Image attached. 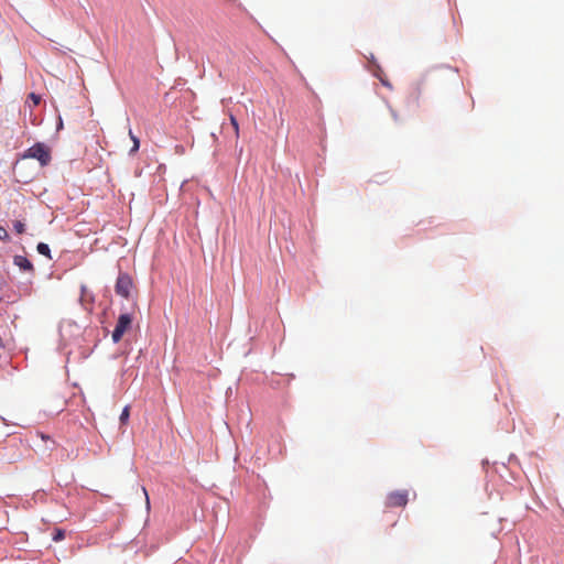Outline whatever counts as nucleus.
Here are the masks:
<instances>
[{"label":"nucleus","instance_id":"f257e3e1","mask_svg":"<svg viewBox=\"0 0 564 564\" xmlns=\"http://www.w3.org/2000/svg\"><path fill=\"white\" fill-rule=\"evenodd\" d=\"M23 158L35 159L37 160L42 166L47 165L51 162V150L44 143H35L31 148H29Z\"/></svg>","mask_w":564,"mask_h":564},{"label":"nucleus","instance_id":"f03ea898","mask_svg":"<svg viewBox=\"0 0 564 564\" xmlns=\"http://www.w3.org/2000/svg\"><path fill=\"white\" fill-rule=\"evenodd\" d=\"M133 322V317L129 313L120 314L116 324L115 329L112 330L111 338L113 343H119L123 335L131 328Z\"/></svg>","mask_w":564,"mask_h":564},{"label":"nucleus","instance_id":"7ed1b4c3","mask_svg":"<svg viewBox=\"0 0 564 564\" xmlns=\"http://www.w3.org/2000/svg\"><path fill=\"white\" fill-rule=\"evenodd\" d=\"M132 284V279L129 274L120 273L115 285V291L118 295L129 299Z\"/></svg>","mask_w":564,"mask_h":564},{"label":"nucleus","instance_id":"20e7f679","mask_svg":"<svg viewBox=\"0 0 564 564\" xmlns=\"http://www.w3.org/2000/svg\"><path fill=\"white\" fill-rule=\"evenodd\" d=\"M408 503V491L399 490L390 492L387 497V506L394 507H404Z\"/></svg>","mask_w":564,"mask_h":564},{"label":"nucleus","instance_id":"39448f33","mask_svg":"<svg viewBox=\"0 0 564 564\" xmlns=\"http://www.w3.org/2000/svg\"><path fill=\"white\" fill-rule=\"evenodd\" d=\"M13 262L15 265H18L23 271H30L32 272L34 270L33 264L31 261L23 257V256H15L13 259Z\"/></svg>","mask_w":564,"mask_h":564},{"label":"nucleus","instance_id":"423d86ee","mask_svg":"<svg viewBox=\"0 0 564 564\" xmlns=\"http://www.w3.org/2000/svg\"><path fill=\"white\" fill-rule=\"evenodd\" d=\"M36 250H37V252H39L40 254L45 256V257H47L48 259H51V258H52V257H51V250H50V247H48L46 243H44V242H40V243L37 245V247H36Z\"/></svg>","mask_w":564,"mask_h":564},{"label":"nucleus","instance_id":"0eeeda50","mask_svg":"<svg viewBox=\"0 0 564 564\" xmlns=\"http://www.w3.org/2000/svg\"><path fill=\"white\" fill-rule=\"evenodd\" d=\"M129 137L131 138V140L133 141V147L132 149L130 150V153H135L138 150H139V147H140V141L139 139L133 134L132 130L129 129Z\"/></svg>","mask_w":564,"mask_h":564},{"label":"nucleus","instance_id":"6e6552de","mask_svg":"<svg viewBox=\"0 0 564 564\" xmlns=\"http://www.w3.org/2000/svg\"><path fill=\"white\" fill-rule=\"evenodd\" d=\"M65 538V531L62 529H56L53 533V541L59 542Z\"/></svg>","mask_w":564,"mask_h":564},{"label":"nucleus","instance_id":"1a4fd4ad","mask_svg":"<svg viewBox=\"0 0 564 564\" xmlns=\"http://www.w3.org/2000/svg\"><path fill=\"white\" fill-rule=\"evenodd\" d=\"M28 100L32 101V106L36 107L41 102V96L34 93H31L28 97Z\"/></svg>","mask_w":564,"mask_h":564},{"label":"nucleus","instance_id":"9d476101","mask_svg":"<svg viewBox=\"0 0 564 564\" xmlns=\"http://www.w3.org/2000/svg\"><path fill=\"white\" fill-rule=\"evenodd\" d=\"M230 123L235 130L236 138H239V123L234 115H230Z\"/></svg>","mask_w":564,"mask_h":564},{"label":"nucleus","instance_id":"9b49d317","mask_svg":"<svg viewBox=\"0 0 564 564\" xmlns=\"http://www.w3.org/2000/svg\"><path fill=\"white\" fill-rule=\"evenodd\" d=\"M129 415H130V409H129V406H126V408L122 410L121 414H120V421H121V423H123V424H124V423L128 421Z\"/></svg>","mask_w":564,"mask_h":564},{"label":"nucleus","instance_id":"f8f14e48","mask_svg":"<svg viewBox=\"0 0 564 564\" xmlns=\"http://www.w3.org/2000/svg\"><path fill=\"white\" fill-rule=\"evenodd\" d=\"M13 227H14V230L18 232V234H23L24 232V224L20 220H17L14 221L13 224Z\"/></svg>","mask_w":564,"mask_h":564},{"label":"nucleus","instance_id":"ddd939ff","mask_svg":"<svg viewBox=\"0 0 564 564\" xmlns=\"http://www.w3.org/2000/svg\"><path fill=\"white\" fill-rule=\"evenodd\" d=\"M9 235H8V231L6 230V228L3 227H0V240H6L8 239Z\"/></svg>","mask_w":564,"mask_h":564},{"label":"nucleus","instance_id":"4468645a","mask_svg":"<svg viewBox=\"0 0 564 564\" xmlns=\"http://www.w3.org/2000/svg\"><path fill=\"white\" fill-rule=\"evenodd\" d=\"M377 76L379 77V79L381 80V83H382L383 85L389 86V83H388L387 80H384V79H383L381 76H379L378 74H377Z\"/></svg>","mask_w":564,"mask_h":564},{"label":"nucleus","instance_id":"2eb2a0df","mask_svg":"<svg viewBox=\"0 0 564 564\" xmlns=\"http://www.w3.org/2000/svg\"><path fill=\"white\" fill-rule=\"evenodd\" d=\"M391 113H392V117L394 118V120L398 121L399 116L395 113V111L391 110Z\"/></svg>","mask_w":564,"mask_h":564},{"label":"nucleus","instance_id":"dca6fc26","mask_svg":"<svg viewBox=\"0 0 564 564\" xmlns=\"http://www.w3.org/2000/svg\"><path fill=\"white\" fill-rule=\"evenodd\" d=\"M143 491H144V494H145V498H147V505L149 506V503H150V500H149V497H148V494H147V490H145V488H143Z\"/></svg>","mask_w":564,"mask_h":564},{"label":"nucleus","instance_id":"f3484780","mask_svg":"<svg viewBox=\"0 0 564 564\" xmlns=\"http://www.w3.org/2000/svg\"><path fill=\"white\" fill-rule=\"evenodd\" d=\"M0 347H2V338L0 337Z\"/></svg>","mask_w":564,"mask_h":564}]
</instances>
